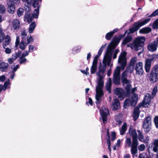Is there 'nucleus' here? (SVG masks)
<instances>
[{"mask_svg":"<svg viewBox=\"0 0 158 158\" xmlns=\"http://www.w3.org/2000/svg\"><path fill=\"white\" fill-rule=\"evenodd\" d=\"M115 48V47L113 44H110L108 45L103 61L104 65L101 66L99 67L98 72L97 73L98 78L97 85L96 86V89L95 96L96 100L95 103L97 105L100 103L102 100L101 98L103 95V92L102 91L104 76L103 73L105 71L106 65H110L112 54L114 53L113 56V59H115L116 58L117 54L119 52V50L118 49L114 51Z\"/></svg>","mask_w":158,"mask_h":158,"instance_id":"1","label":"nucleus"},{"mask_svg":"<svg viewBox=\"0 0 158 158\" xmlns=\"http://www.w3.org/2000/svg\"><path fill=\"white\" fill-rule=\"evenodd\" d=\"M126 56V52H124L121 53L119 56L118 62L120 64L121 67H117L113 73V83L115 85H119L120 84V69L123 70L126 67L127 64Z\"/></svg>","mask_w":158,"mask_h":158,"instance_id":"2","label":"nucleus"},{"mask_svg":"<svg viewBox=\"0 0 158 158\" xmlns=\"http://www.w3.org/2000/svg\"><path fill=\"white\" fill-rule=\"evenodd\" d=\"M129 132L130 136L132 137V141L131 138H127L125 142V145L131 147V153L133 155H134L137 152V146L139 145L137 134L135 129L131 127L129 129Z\"/></svg>","mask_w":158,"mask_h":158,"instance_id":"3","label":"nucleus"},{"mask_svg":"<svg viewBox=\"0 0 158 158\" xmlns=\"http://www.w3.org/2000/svg\"><path fill=\"white\" fill-rule=\"evenodd\" d=\"M136 90V88H133L132 89H131H131L130 93L131 92L132 94L129 98L125 100L124 104V106L125 108H126L130 104L133 106H135L136 105L138 97L137 95L134 93ZM127 93L128 95H129L130 94V93L129 94Z\"/></svg>","mask_w":158,"mask_h":158,"instance_id":"4","label":"nucleus"},{"mask_svg":"<svg viewBox=\"0 0 158 158\" xmlns=\"http://www.w3.org/2000/svg\"><path fill=\"white\" fill-rule=\"evenodd\" d=\"M149 80L152 83L154 84L158 80V64L152 68L149 74Z\"/></svg>","mask_w":158,"mask_h":158,"instance_id":"5","label":"nucleus"},{"mask_svg":"<svg viewBox=\"0 0 158 158\" xmlns=\"http://www.w3.org/2000/svg\"><path fill=\"white\" fill-rule=\"evenodd\" d=\"M150 18H148L145 19L142 21H139L137 22L134 23L133 27L130 29L128 31L127 34L133 33L137 31L141 27L146 24L150 21Z\"/></svg>","mask_w":158,"mask_h":158,"instance_id":"6","label":"nucleus"},{"mask_svg":"<svg viewBox=\"0 0 158 158\" xmlns=\"http://www.w3.org/2000/svg\"><path fill=\"white\" fill-rule=\"evenodd\" d=\"M145 38L144 37H139L136 38L133 41L134 50L137 51L141 49L144 44Z\"/></svg>","mask_w":158,"mask_h":158,"instance_id":"7","label":"nucleus"},{"mask_svg":"<svg viewBox=\"0 0 158 158\" xmlns=\"http://www.w3.org/2000/svg\"><path fill=\"white\" fill-rule=\"evenodd\" d=\"M152 118L149 116L146 117L143 122V127L146 133H148L151 128Z\"/></svg>","mask_w":158,"mask_h":158,"instance_id":"8","label":"nucleus"},{"mask_svg":"<svg viewBox=\"0 0 158 158\" xmlns=\"http://www.w3.org/2000/svg\"><path fill=\"white\" fill-rule=\"evenodd\" d=\"M121 80L123 85L124 86L126 85L125 88L127 93L129 94L130 92L131 89V88L130 81L128 80L127 78L121 79Z\"/></svg>","mask_w":158,"mask_h":158,"instance_id":"9","label":"nucleus"},{"mask_svg":"<svg viewBox=\"0 0 158 158\" xmlns=\"http://www.w3.org/2000/svg\"><path fill=\"white\" fill-rule=\"evenodd\" d=\"M114 93L118 98L120 100L124 99L125 97L124 91L121 88H116L114 89Z\"/></svg>","mask_w":158,"mask_h":158,"instance_id":"10","label":"nucleus"},{"mask_svg":"<svg viewBox=\"0 0 158 158\" xmlns=\"http://www.w3.org/2000/svg\"><path fill=\"white\" fill-rule=\"evenodd\" d=\"M143 63L139 62L136 64L135 69L136 71V73L139 75H142L143 73Z\"/></svg>","mask_w":158,"mask_h":158,"instance_id":"11","label":"nucleus"},{"mask_svg":"<svg viewBox=\"0 0 158 158\" xmlns=\"http://www.w3.org/2000/svg\"><path fill=\"white\" fill-rule=\"evenodd\" d=\"M158 45L156 43V41L148 44L147 46V49L150 52H153L156 51L157 49Z\"/></svg>","mask_w":158,"mask_h":158,"instance_id":"12","label":"nucleus"},{"mask_svg":"<svg viewBox=\"0 0 158 158\" xmlns=\"http://www.w3.org/2000/svg\"><path fill=\"white\" fill-rule=\"evenodd\" d=\"M100 113L102 118V121L104 123H106L107 121V114L109 113L108 109H106L104 107H102V110H100Z\"/></svg>","mask_w":158,"mask_h":158,"instance_id":"13","label":"nucleus"},{"mask_svg":"<svg viewBox=\"0 0 158 158\" xmlns=\"http://www.w3.org/2000/svg\"><path fill=\"white\" fill-rule=\"evenodd\" d=\"M20 27V23L18 19H15L12 22L11 27L12 29L15 30H18Z\"/></svg>","mask_w":158,"mask_h":158,"instance_id":"14","label":"nucleus"},{"mask_svg":"<svg viewBox=\"0 0 158 158\" xmlns=\"http://www.w3.org/2000/svg\"><path fill=\"white\" fill-rule=\"evenodd\" d=\"M106 45V44L103 45L100 48L98 53V55H96L94 59L93 63L98 64V57L101 55Z\"/></svg>","mask_w":158,"mask_h":158,"instance_id":"15","label":"nucleus"},{"mask_svg":"<svg viewBox=\"0 0 158 158\" xmlns=\"http://www.w3.org/2000/svg\"><path fill=\"white\" fill-rule=\"evenodd\" d=\"M8 64L7 63L2 62L0 63V70L2 72H6L8 67Z\"/></svg>","mask_w":158,"mask_h":158,"instance_id":"16","label":"nucleus"},{"mask_svg":"<svg viewBox=\"0 0 158 158\" xmlns=\"http://www.w3.org/2000/svg\"><path fill=\"white\" fill-rule=\"evenodd\" d=\"M120 104L119 101L117 99L114 100V102L112 105L113 110H116L118 109L120 107Z\"/></svg>","mask_w":158,"mask_h":158,"instance_id":"17","label":"nucleus"},{"mask_svg":"<svg viewBox=\"0 0 158 158\" xmlns=\"http://www.w3.org/2000/svg\"><path fill=\"white\" fill-rule=\"evenodd\" d=\"M5 39L6 40L3 42L2 44L3 48H5L6 47H7V46H9L10 41V36L7 35L5 37Z\"/></svg>","mask_w":158,"mask_h":158,"instance_id":"18","label":"nucleus"},{"mask_svg":"<svg viewBox=\"0 0 158 158\" xmlns=\"http://www.w3.org/2000/svg\"><path fill=\"white\" fill-rule=\"evenodd\" d=\"M137 131L138 133V138L139 140L143 143L146 142L148 140L145 139L144 137L142 134V132L139 130H137Z\"/></svg>","mask_w":158,"mask_h":158,"instance_id":"19","label":"nucleus"},{"mask_svg":"<svg viewBox=\"0 0 158 158\" xmlns=\"http://www.w3.org/2000/svg\"><path fill=\"white\" fill-rule=\"evenodd\" d=\"M139 114V108L138 107L135 108L134 109L133 117L135 121L138 119Z\"/></svg>","mask_w":158,"mask_h":158,"instance_id":"20","label":"nucleus"},{"mask_svg":"<svg viewBox=\"0 0 158 158\" xmlns=\"http://www.w3.org/2000/svg\"><path fill=\"white\" fill-rule=\"evenodd\" d=\"M151 31V29L148 27H144L139 31V33L141 34H148Z\"/></svg>","mask_w":158,"mask_h":158,"instance_id":"21","label":"nucleus"},{"mask_svg":"<svg viewBox=\"0 0 158 158\" xmlns=\"http://www.w3.org/2000/svg\"><path fill=\"white\" fill-rule=\"evenodd\" d=\"M15 6L13 4V3H11L10 5H8L7 8V11L8 13L13 14L15 12Z\"/></svg>","mask_w":158,"mask_h":158,"instance_id":"22","label":"nucleus"},{"mask_svg":"<svg viewBox=\"0 0 158 158\" xmlns=\"http://www.w3.org/2000/svg\"><path fill=\"white\" fill-rule=\"evenodd\" d=\"M21 41L26 42L28 38V36L27 35L26 33V31L24 29L22 30L21 32Z\"/></svg>","mask_w":158,"mask_h":158,"instance_id":"23","label":"nucleus"},{"mask_svg":"<svg viewBox=\"0 0 158 158\" xmlns=\"http://www.w3.org/2000/svg\"><path fill=\"white\" fill-rule=\"evenodd\" d=\"M112 81L110 78H109L108 81L106 83V90L108 91L109 93L111 92V86Z\"/></svg>","mask_w":158,"mask_h":158,"instance_id":"24","label":"nucleus"},{"mask_svg":"<svg viewBox=\"0 0 158 158\" xmlns=\"http://www.w3.org/2000/svg\"><path fill=\"white\" fill-rule=\"evenodd\" d=\"M132 38L131 35H127L123 39L122 44L124 45H125L127 43L131 42L132 40Z\"/></svg>","mask_w":158,"mask_h":158,"instance_id":"25","label":"nucleus"},{"mask_svg":"<svg viewBox=\"0 0 158 158\" xmlns=\"http://www.w3.org/2000/svg\"><path fill=\"white\" fill-rule=\"evenodd\" d=\"M151 64L150 62L148 61L147 62L145 61V71L147 73H149L150 70V68Z\"/></svg>","mask_w":158,"mask_h":158,"instance_id":"26","label":"nucleus"},{"mask_svg":"<svg viewBox=\"0 0 158 158\" xmlns=\"http://www.w3.org/2000/svg\"><path fill=\"white\" fill-rule=\"evenodd\" d=\"M25 18L27 19V21L28 23H30L32 21L34 18L33 15L32 14H27L25 15Z\"/></svg>","mask_w":158,"mask_h":158,"instance_id":"27","label":"nucleus"},{"mask_svg":"<svg viewBox=\"0 0 158 158\" xmlns=\"http://www.w3.org/2000/svg\"><path fill=\"white\" fill-rule=\"evenodd\" d=\"M127 130V124L125 123L123 125L121 130L120 131V134L121 135H123Z\"/></svg>","mask_w":158,"mask_h":158,"instance_id":"28","label":"nucleus"},{"mask_svg":"<svg viewBox=\"0 0 158 158\" xmlns=\"http://www.w3.org/2000/svg\"><path fill=\"white\" fill-rule=\"evenodd\" d=\"M97 63H93L92 65L91 68V73L94 74L97 70Z\"/></svg>","mask_w":158,"mask_h":158,"instance_id":"29","label":"nucleus"},{"mask_svg":"<svg viewBox=\"0 0 158 158\" xmlns=\"http://www.w3.org/2000/svg\"><path fill=\"white\" fill-rule=\"evenodd\" d=\"M36 26V24L35 22H33L30 25L29 28V33H31L34 30Z\"/></svg>","mask_w":158,"mask_h":158,"instance_id":"30","label":"nucleus"},{"mask_svg":"<svg viewBox=\"0 0 158 158\" xmlns=\"http://www.w3.org/2000/svg\"><path fill=\"white\" fill-rule=\"evenodd\" d=\"M39 6H38L36 9L34 10L33 14H32L35 18H37L38 17L39 14Z\"/></svg>","mask_w":158,"mask_h":158,"instance_id":"31","label":"nucleus"},{"mask_svg":"<svg viewBox=\"0 0 158 158\" xmlns=\"http://www.w3.org/2000/svg\"><path fill=\"white\" fill-rule=\"evenodd\" d=\"M26 44L27 43L26 42L23 41H21L19 44L20 48L23 50H24L26 47Z\"/></svg>","mask_w":158,"mask_h":158,"instance_id":"32","label":"nucleus"},{"mask_svg":"<svg viewBox=\"0 0 158 158\" xmlns=\"http://www.w3.org/2000/svg\"><path fill=\"white\" fill-rule=\"evenodd\" d=\"M150 102V99L148 97L146 96L144 98L143 101V105L146 104H149Z\"/></svg>","mask_w":158,"mask_h":158,"instance_id":"33","label":"nucleus"},{"mask_svg":"<svg viewBox=\"0 0 158 158\" xmlns=\"http://www.w3.org/2000/svg\"><path fill=\"white\" fill-rule=\"evenodd\" d=\"M21 53V52L20 51H19L17 52H15V54H13L12 58L14 60L16 59L18 57L20 56Z\"/></svg>","mask_w":158,"mask_h":158,"instance_id":"34","label":"nucleus"},{"mask_svg":"<svg viewBox=\"0 0 158 158\" xmlns=\"http://www.w3.org/2000/svg\"><path fill=\"white\" fill-rule=\"evenodd\" d=\"M134 69V66L130 64L129 66L127 67V69L125 70L127 72L131 73Z\"/></svg>","mask_w":158,"mask_h":158,"instance_id":"35","label":"nucleus"},{"mask_svg":"<svg viewBox=\"0 0 158 158\" xmlns=\"http://www.w3.org/2000/svg\"><path fill=\"white\" fill-rule=\"evenodd\" d=\"M24 12V10L23 8H19L17 11V14L18 16L20 17L23 14Z\"/></svg>","mask_w":158,"mask_h":158,"instance_id":"36","label":"nucleus"},{"mask_svg":"<svg viewBox=\"0 0 158 158\" xmlns=\"http://www.w3.org/2000/svg\"><path fill=\"white\" fill-rule=\"evenodd\" d=\"M27 60V59L25 57H23L21 56L18 59V61L20 64H22L25 63Z\"/></svg>","mask_w":158,"mask_h":158,"instance_id":"37","label":"nucleus"},{"mask_svg":"<svg viewBox=\"0 0 158 158\" xmlns=\"http://www.w3.org/2000/svg\"><path fill=\"white\" fill-rule=\"evenodd\" d=\"M120 40V38H119L118 37H114L113 39V42L114 44L117 45L119 43Z\"/></svg>","mask_w":158,"mask_h":158,"instance_id":"38","label":"nucleus"},{"mask_svg":"<svg viewBox=\"0 0 158 158\" xmlns=\"http://www.w3.org/2000/svg\"><path fill=\"white\" fill-rule=\"evenodd\" d=\"M152 28L154 29H158V19L153 23L152 25Z\"/></svg>","mask_w":158,"mask_h":158,"instance_id":"39","label":"nucleus"},{"mask_svg":"<svg viewBox=\"0 0 158 158\" xmlns=\"http://www.w3.org/2000/svg\"><path fill=\"white\" fill-rule=\"evenodd\" d=\"M113 35V34H112V32L110 31L106 34V38L107 40H110Z\"/></svg>","mask_w":158,"mask_h":158,"instance_id":"40","label":"nucleus"},{"mask_svg":"<svg viewBox=\"0 0 158 158\" xmlns=\"http://www.w3.org/2000/svg\"><path fill=\"white\" fill-rule=\"evenodd\" d=\"M136 60L137 58L136 57H134L132 58L130 60V64L134 66Z\"/></svg>","mask_w":158,"mask_h":158,"instance_id":"41","label":"nucleus"},{"mask_svg":"<svg viewBox=\"0 0 158 158\" xmlns=\"http://www.w3.org/2000/svg\"><path fill=\"white\" fill-rule=\"evenodd\" d=\"M127 71L125 70L122 73L121 76V79L127 78Z\"/></svg>","mask_w":158,"mask_h":158,"instance_id":"42","label":"nucleus"},{"mask_svg":"<svg viewBox=\"0 0 158 158\" xmlns=\"http://www.w3.org/2000/svg\"><path fill=\"white\" fill-rule=\"evenodd\" d=\"M31 4L32 5V6L34 7V8H37L38 6L40 7V6L38 5V2L37 1H36V0H34V2H32Z\"/></svg>","mask_w":158,"mask_h":158,"instance_id":"43","label":"nucleus"},{"mask_svg":"<svg viewBox=\"0 0 158 158\" xmlns=\"http://www.w3.org/2000/svg\"><path fill=\"white\" fill-rule=\"evenodd\" d=\"M6 8L5 6L2 5H0V13L4 14Z\"/></svg>","mask_w":158,"mask_h":158,"instance_id":"44","label":"nucleus"},{"mask_svg":"<svg viewBox=\"0 0 158 158\" xmlns=\"http://www.w3.org/2000/svg\"><path fill=\"white\" fill-rule=\"evenodd\" d=\"M157 86H155L153 90H152V95L153 96V97L154 96L156 93L157 92Z\"/></svg>","mask_w":158,"mask_h":158,"instance_id":"45","label":"nucleus"},{"mask_svg":"<svg viewBox=\"0 0 158 158\" xmlns=\"http://www.w3.org/2000/svg\"><path fill=\"white\" fill-rule=\"evenodd\" d=\"M9 79L7 80L5 82L4 84V85H3V87H4V89H3L4 90H5L6 89L8 85L9 84Z\"/></svg>","mask_w":158,"mask_h":158,"instance_id":"46","label":"nucleus"},{"mask_svg":"<svg viewBox=\"0 0 158 158\" xmlns=\"http://www.w3.org/2000/svg\"><path fill=\"white\" fill-rule=\"evenodd\" d=\"M158 15V9L154 11L148 17H152Z\"/></svg>","mask_w":158,"mask_h":158,"instance_id":"47","label":"nucleus"},{"mask_svg":"<svg viewBox=\"0 0 158 158\" xmlns=\"http://www.w3.org/2000/svg\"><path fill=\"white\" fill-rule=\"evenodd\" d=\"M156 56V55H152V56H151L148 59L146 60V62L149 61L150 62L151 64V62L154 59L155 57Z\"/></svg>","mask_w":158,"mask_h":158,"instance_id":"48","label":"nucleus"},{"mask_svg":"<svg viewBox=\"0 0 158 158\" xmlns=\"http://www.w3.org/2000/svg\"><path fill=\"white\" fill-rule=\"evenodd\" d=\"M11 47H10L9 48L8 47H6L5 48H4L5 49V52L6 54H9L11 53Z\"/></svg>","mask_w":158,"mask_h":158,"instance_id":"49","label":"nucleus"},{"mask_svg":"<svg viewBox=\"0 0 158 158\" xmlns=\"http://www.w3.org/2000/svg\"><path fill=\"white\" fill-rule=\"evenodd\" d=\"M33 38L31 36V35H30V37L29 38H27V45L30 44L31 42H32L33 40Z\"/></svg>","mask_w":158,"mask_h":158,"instance_id":"50","label":"nucleus"},{"mask_svg":"<svg viewBox=\"0 0 158 158\" xmlns=\"http://www.w3.org/2000/svg\"><path fill=\"white\" fill-rule=\"evenodd\" d=\"M19 68V65L18 64L16 66H15L14 65H11V68L13 69L12 70L13 71V72H15Z\"/></svg>","mask_w":158,"mask_h":158,"instance_id":"51","label":"nucleus"},{"mask_svg":"<svg viewBox=\"0 0 158 158\" xmlns=\"http://www.w3.org/2000/svg\"><path fill=\"white\" fill-rule=\"evenodd\" d=\"M154 121L156 127L158 128V116L155 117Z\"/></svg>","mask_w":158,"mask_h":158,"instance_id":"52","label":"nucleus"},{"mask_svg":"<svg viewBox=\"0 0 158 158\" xmlns=\"http://www.w3.org/2000/svg\"><path fill=\"white\" fill-rule=\"evenodd\" d=\"M145 148V146L144 144H142L140 145L138 147V149L141 151H143Z\"/></svg>","mask_w":158,"mask_h":158,"instance_id":"53","label":"nucleus"},{"mask_svg":"<svg viewBox=\"0 0 158 158\" xmlns=\"http://www.w3.org/2000/svg\"><path fill=\"white\" fill-rule=\"evenodd\" d=\"M23 2H26L29 5H31V4L32 2H34V0H22Z\"/></svg>","mask_w":158,"mask_h":158,"instance_id":"54","label":"nucleus"},{"mask_svg":"<svg viewBox=\"0 0 158 158\" xmlns=\"http://www.w3.org/2000/svg\"><path fill=\"white\" fill-rule=\"evenodd\" d=\"M11 2V3H13V4H17L19 3V2L20 0H7Z\"/></svg>","mask_w":158,"mask_h":158,"instance_id":"55","label":"nucleus"},{"mask_svg":"<svg viewBox=\"0 0 158 158\" xmlns=\"http://www.w3.org/2000/svg\"><path fill=\"white\" fill-rule=\"evenodd\" d=\"M5 37L4 33L0 34V43L2 42L3 41L4 38H5Z\"/></svg>","mask_w":158,"mask_h":158,"instance_id":"56","label":"nucleus"},{"mask_svg":"<svg viewBox=\"0 0 158 158\" xmlns=\"http://www.w3.org/2000/svg\"><path fill=\"white\" fill-rule=\"evenodd\" d=\"M24 9L27 12H29L31 10V5H29V6H25L24 7Z\"/></svg>","mask_w":158,"mask_h":158,"instance_id":"57","label":"nucleus"},{"mask_svg":"<svg viewBox=\"0 0 158 158\" xmlns=\"http://www.w3.org/2000/svg\"><path fill=\"white\" fill-rule=\"evenodd\" d=\"M19 37L17 36L16 37V40L15 42V46L17 47L19 44Z\"/></svg>","mask_w":158,"mask_h":158,"instance_id":"58","label":"nucleus"},{"mask_svg":"<svg viewBox=\"0 0 158 158\" xmlns=\"http://www.w3.org/2000/svg\"><path fill=\"white\" fill-rule=\"evenodd\" d=\"M34 48H35L34 46L32 45H29V52H33Z\"/></svg>","mask_w":158,"mask_h":158,"instance_id":"59","label":"nucleus"},{"mask_svg":"<svg viewBox=\"0 0 158 158\" xmlns=\"http://www.w3.org/2000/svg\"><path fill=\"white\" fill-rule=\"evenodd\" d=\"M111 136L112 138L111 139V140L112 141H113L115 139L116 137V135L115 132H112L111 134Z\"/></svg>","mask_w":158,"mask_h":158,"instance_id":"60","label":"nucleus"},{"mask_svg":"<svg viewBox=\"0 0 158 158\" xmlns=\"http://www.w3.org/2000/svg\"><path fill=\"white\" fill-rule=\"evenodd\" d=\"M28 54L29 53L26 50L24 51V53L22 54L21 56L23 57H25V56H27Z\"/></svg>","mask_w":158,"mask_h":158,"instance_id":"61","label":"nucleus"},{"mask_svg":"<svg viewBox=\"0 0 158 158\" xmlns=\"http://www.w3.org/2000/svg\"><path fill=\"white\" fill-rule=\"evenodd\" d=\"M153 144L155 146L158 147V139L154 140L153 143Z\"/></svg>","mask_w":158,"mask_h":158,"instance_id":"62","label":"nucleus"},{"mask_svg":"<svg viewBox=\"0 0 158 158\" xmlns=\"http://www.w3.org/2000/svg\"><path fill=\"white\" fill-rule=\"evenodd\" d=\"M5 76L3 75L0 77V80L1 81H3L5 80Z\"/></svg>","mask_w":158,"mask_h":158,"instance_id":"63","label":"nucleus"},{"mask_svg":"<svg viewBox=\"0 0 158 158\" xmlns=\"http://www.w3.org/2000/svg\"><path fill=\"white\" fill-rule=\"evenodd\" d=\"M80 49H77L76 48H74L73 49V51H75V52L77 53L80 52Z\"/></svg>","mask_w":158,"mask_h":158,"instance_id":"64","label":"nucleus"}]
</instances>
